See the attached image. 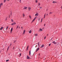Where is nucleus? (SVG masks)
<instances>
[{
    "label": "nucleus",
    "mask_w": 62,
    "mask_h": 62,
    "mask_svg": "<svg viewBox=\"0 0 62 62\" xmlns=\"http://www.w3.org/2000/svg\"><path fill=\"white\" fill-rule=\"evenodd\" d=\"M36 18L37 17H35V18L33 20V21H32V23H33L34 21L35 20H36Z\"/></svg>",
    "instance_id": "obj_1"
},
{
    "label": "nucleus",
    "mask_w": 62,
    "mask_h": 62,
    "mask_svg": "<svg viewBox=\"0 0 62 62\" xmlns=\"http://www.w3.org/2000/svg\"><path fill=\"white\" fill-rule=\"evenodd\" d=\"M37 44H38L39 47H40V46H39V42H38V43H37Z\"/></svg>",
    "instance_id": "obj_2"
},
{
    "label": "nucleus",
    "mask_w": 62,
    "mask_h": 62,
    "mask_svg": "<svg viewBox=\"0 0 62 62\" xmlns=\"http://www.w3.org/2000/svg\"><path fill=\"white\" fill-rule=\"evenodd\" d=\"M27 8V7H24L23 8V9H26Z\"/></svg>",
    "instance_id": "obj_3"
},
{
    "label": "nucleus",
    "mask_w": 62,
    "mask_h": 62,
    "mask_svg": "<svg viewBox=\"0 0 62 62\" xmlns=\"http://www.w3.org/2000/svg\"><path fill=\"white\" fill-rule=\"evenodd\" d=\"M52 43H54V44H56V43H56V42H55L54 41L52 42Z\"/></svg>",
    "instance_id": "obj_4"
},
{
    "label": "nucleus",
    "mask_w": 62,
    "mask_h": 62,
    "mask_svg": "<svg viewBox=\"0 0 62 62\" xmlns=\"http://www.w3.org/2000/svg\"><path fill=\"white\" fill-rule=\"evenodd\" d=\"M39 48H38L37 49L36 52H37V51H39Z\"/></svg>",
    "instance_id": "obj_5"
},
{
    "label": "nucleus",
    "mask_w": 62,
    "mask_h": 62,
    "mask_svg": "<svg viewBox=\"0 0 62 62\" xmlns=\"http://www.w3.org/2000/svg\"><path fill=\"white\" fill-rule=\"evenodd\" d=\"M44 46V45H42L41 46V48H43V47Z\"/></svg>",
    "instance_id": "obj_6"
},
{
    "label": "nucleus",
    "mask_w": 62,
    "mask_h": 62,
    "mask_svg": "<svg viewBox=\"0 0 62 62\" xmlns=\"http://www.w3.org/2000/svg\"><path fill=\"white\" fill-rule=\"evenodd\" d=\"M12 30H13V28H12L11 29V33H12Z\"/></svg>",
    "instance_id": "obj_7"
},
{
    "label": "nucleus",
    "mask_w": 62,
    "mask_h": 62,
    "mask_svg": "<svg viewBox=\"0 0 62 62\" xmlns=\"http://www.w3.org/2000/svg\"><path fill=\"white\" fill-rule=\"evenodd\" d=\"M31 8L29 7V8H28V9H29V11H30V9H31Z\"/></svg>",
    "instance_id": "obj_8"
},
{
    "label": "nucleus",
    "mask_w": 62,
    "mask_h": 62,
    "mask_svg": "<svg viewBox=\"0 0 62 62\" xmlns=\"http://www.w3.org/2000/svg\"><path fill=\"white\" fill-rule=\"evenodd\" d=\"M8 26H7V27H6V30H7V29H8Z\"/></svg>",
    "instance_id": "obj_9"
},
{
    "label": "nucleus",
    "mask_w": 62,
    "mask_h": 62,
    "mask_svg": "<svg viewBox=\"0 0 62 62\" xmlns=\"http://www.w3.org/2000/svg\"><path fill=\"white\" fill-rule=\"evenodd\" d=\"M27 59H29L30 58H29V56H27Z\"/></svg>",
    "instance_id": "obj_10"
},
{
    "label": "nucleus",
    "mask_w": 62,
    "mask_h": 62,
    "mask_svg": "<svg viewBox=\"0 0 62 62\" xmlns=\"http://www.w3.org/2000/svg\"><path fill=\"white\" fill-rule=\"evenodd\" d=\"M3 29V27H1L0 28V30H2V29Z\"/></svg>",
    "instance_id": "obj_11"
},
{
    "label": "nucleus",
    "mask_w": 62,
    "mask_h": 62,
    "mask_svg": "<svg viewBox=\"0 0 62 62\" xmlns=\"http://www.w3.org/2000/svg\"><path fill=\"white\" fill-rule=\"evenodd\" d=\"M3 5V4L2 3H1L0 4V8H1V6H2Z\"/></svg>",
    "instance_id": "obj_12"
},
{
    "label": "nucleus",
    "mask_w": 62,
    "mask_h": 62,
    "mask_svg": "<svg viewBox=\"0 0 62 62\" xmlns=\"http://www.w3.org/2000/svg\"><path fill=\"white\" fill-rule=\"evenodd\" d=\"M35 16H38V13L36 14L35 15Z\"/></svg>",
    "instance_id": "obj_13"
},
{
    "label": "nucleus",
    "mask_w": 62,
    "mask_h": 62,
    "mask_svg": "<svg viewBox=\"0 0 62 62\" xmlns=\"http://www.w3.org/2000/svg\"><path fill=\"white\" fill-rule=\"evenodd\" d=\"M53 3L54 4V3H56V1H53Z\"/></svg>",
    "instance_id": "obj_14"
},
{
    "label": "nucleus",
    "mask_w": 62,
    "mask_h": 62,
    "mask_svg": "<svg viewBox=\"0 0 62 62\" xmlns=\"http://www.w3.org/2000/svg\"><path fill=\"white\" fill-rule=\"evenodd\" d=\"M25 30H24V31H23V34H24V33H25Z\"/></svg>",
    "instance_id": "obj_15"
},
{
    "label": "nucleus",
    "mask_w": 62,
    "mask_h": 62,
    "mask_svg": "<svg viewBox=\"0 0 62 62\" xmlns=\"http://www.w3.org/2000/svg\"><path fill=\"white\" fill-rule=\"evenodd\" d=\"M35 36L36 37V36H38V34H35Z\"/></svg>",
    "instance_id": "obj_16"
},
{
    "label": "nucleus",
    "mask_w": 62,
    "mask_h": 62,
    "mask_svg": "<svg viewBox=\"0 0 62 62\" xmlns=\"http://www.w3.org/2000/svg\"><path fill=\"white\" fill-rule=\"evenodd\" d=\"M39 30H40V31H43V30H42V29H40Z\"/></svg>",
    "instance_id": "obj_17"
},
{
    "label": "nucleus",
    "mask_w": 62,
    "mask_h": 62,
    "mask_svg": "<svg viewBox=\"0 0 62 62\" xmlns=\"http://www.w3.org/2000/svg\"><path fill=\"white\" fill-rule=\"evenodd\" d=\"M29 33H31V30H30V31H29Z\"/></svg>",
    "instance_id": "obj_18"
},
{
    "label": "nucleus",
    "mask_w": 62,
    "mask_h": 62,
    "mask_svg": "<svg viewBox=\"0 0 62 62\" xmlns=\"http://www.w3.org/2000/svg\"><path fill=\"white\" fill-rule=\"evenodd\" d=\"M29 54H30L29 55H30V54H31V50H30V51Z\"/></svg>",
    "instance_id": "obj_19"
},
{
    "label": "nucleus",
    "mask_w": 62,
    "mask_h": 62,
    "mask_svg": "<svg viewBox=\"0 0 62 62\" xmlns=\"http://www.w3.org/2000/svg\"><path fill=\"white\" fill-rule=\"evenodd\" d=\"M28 46L27 47L26 51H27L28 50Z\"/></svg>",
    "instance_id": "obj_20"
},
{
    "label": "nucleus",
    "mask_w": 62,
    "mask_h": 62,
    "mask_svg": "<svg viewBox=\"0 0 62 62\" xmlns=\"http://www.w3.org/2000/svg\"><path fill=\"white\" fill-rule=\"evenodd\" d=\"M13 23V24H16V23L15 22H14Z\"/></svg>",
    "instance_id": "obj_21"
},
{
    "label": "nucleus",
    "mask_w": 62,
    "mask_h": 62,
    "mask_svg": "<svg viewBox=\"0 0 62 62\" xmlns=\"http://www.w3.org/2000/svg\"><path fill=\"white\" fill-rule=\"evenodd\" d=\"M35 2L36 3H38V0H36Z\"/></svg>",
    "instance_id": "obj_22"
},
{
    "label": "nucleus",
    "mask_w": 62,
    "mask_h": 62,
    "mask_svg": "<svg viewBox=\"0 0 62 62\" xmlns=\"http://www.w3.org/2000/svg\"><path fill=\"white\" fill-rule=\"evenodd\" d=\"M29 17L30 18V19H31V16H29Z\"/></svg>",
    "instance_id": "obj_23"
},
{
    "label": "nucleus",
    "mask_w": 62,
    "mask_h": 62,
    "mask_svg": "<svg viewBox=\"0 0 62 62\" xmlns=\"http://www.w3.org/2000/svg\"><path fill=\"white\" fill-rule=\"evenodd\" d=\"M40 3H38V6H40Z\"/></svg>",
    "instance_id": "obj_24"
},
{
    "label": "nucleus",
    "mask_w": 62,
    "mask_h": 62,
    "mask_svg": "<svg viewBox=\"0 0 62 62\" xmlns=\"http://www.w3.org/2000/svg\"><path fill=\"white\" fill-rule=\"evenodd\" d=\"M23 17H24V16H25V15L24 14H23Z\"/></svg>",
    "instance_id": "obj_25"
},
{
    "label": "nucleus",
    "mask_w": 62,
    "mask_h": 62,
    "mask_svg": "<svg viewBox=\"0 0 62 62\" xmlns=\"http://www.w3.org/2000/svg\"><path fill=\"white\" fill-rule=\"evenodd\" d=\"M8 61H9V60H6V62H8Z\"/></svg>",
    "instance_id": "obj_26"
},
{
    "label": "nucleus",
    "mask_w": 62,
    "mask_h": 62,
    "mask_svg": "<svg viewBox=\"0 0 62 62\" xmlns=\"http://www.w3.org/2000/svg\"><path fill=\"white\" fill-rule=\"evenodd\" d=\"M53 13L52 12H50L49 13V14H52Z\"/></svg>",
    "instance_id": "obj_27"
},
{
    "label": "nucleus",
    "mask_w": 62,
    "mask_h": 62,
    "mask_svg": "<svg viewBox=\"0 0 62 62\" xmlns=\"http://www.w3.org/2000/svg\"><path fill=\"white\" fill-rule=\"evenodd\" d=\"M46 16V13H45L44 15V17H45Z\"/></svg>",
    "instance_id": "obj_28"
},
{
    "label": "nucleus",
    "mask_w": 62,
    "mask_h": 62,
    "mask_svg": "<svg viewBox=\"0 0 62 62\" xmlns=\"http://www.w3.org/2000/svg\"><path fill=\"white\" fill-rule=\"evenodd\" d=\"M19 26H18L17 27H16V29H18V27Z\"/></svg>",
    "instance_id": "obj_29"
},
{
    "label": "nucleus",
    "mask_w": 62,
    "mask_h": 62,
    "mask_svg": "<svg viewBox=\"0 0 62 62\" xmlns=\"http://www.w3.org/2000/svg\"><path fill=\"white\" fill-rule=\"evenodd\" d=\"M21 54L20 53V54L19 56H21Z\"/></svg>",
    "instance_id": "obj_30"
},
{
    "label": "nucleus",
    "mask_w": 62,
    "mask_h": 62,
    "mask_svg": "<svg viewBox=\"0 0 62 62\" xmlns=\"http://www.w3.org/2000/svg\"><path fill=\"white\" fill-rule=\"evenodd\" d=\"M6 1V0H4V2L5 3Z\"/></svg>",
    "instance_id": "obj_31"
},
{
    "label": "nucleus",
    "mask_w": 62,
    "mask_h": 62,
    "mask_svg": "<svg viewBox=\"0 0 62 62\" xmlns=\"http://www.w3.org/2000/svg\"><path fill=\"white\" fill-rule=\"evenodd\" d=\"M42 19H43V18H42L41 20V22H42Z\"/></svg>",
    "instance_id": "obj_32"
},
{
    "label": "nucleus",
    "mask_w": 62,
    "mask_h": 62,
    "mask_svg": "<svg viewBox=\"0 0 62 62\" xmlns=\"http://www.w3.org/2000/svg\"><path fill=\"white\" fill-rule=\"evenodd\" d=\"M9 48V46H8V49H7V51H8V50Z\"/></svg>",
    "instance_id": "obj_33"
},
{
    "label": "nucleus",
    "mask_w": 62,
    "mask_h": 62,
    "mask_svg": "<svg viewBox=\"0 0 62 62\" xmlns=\"http://www.w3.org/2000/svg\"><path fill=\"white\" fill-rule=\"evenodd\" d=\"M11 21L13 22V20H12V19H11Z\"/></svg>",
    "instance_id": "obj_34"
},
{
    "label": "nucleus",
    "mask_w": 62,
    "mask_h": 62,
    "mask_svg": "<svg viewBox=\"0 0 62 62\" xmlns=\"http://www.w3.org/2000/svg\"><path fill=\"white\" fill-rule=\"evenodd\" d=\"M46 39V36H45V38H44V39Z\"/></svg>",
    "instance_id": "obj_35"
},
{
    "label": "nucleus",
    "mask_w": 62,
    "mask_h": 62,
    "mask_svg": "<svg viewBox=\"0 0 62 62\" xmlns=\"http://www.w3.org/2000/svg\"><path fill=\"white\" fill-rule=\"evenodd\" d=\"M50 45H51V44H49V46H50Z\"/></svg>",
    "instance_id": "obj_36"
},
{
    "label": "nucleus",
    "mask_w": 62,
    "mask_h": 62,
    "mask_svg": "<svg viewBox=\"0 0 62 62\" xmlns=\"http://www.w3.org/2000/svg\"><path fill=\"white\" fill-rule=\"evenodd\" d=\"M36 46H35L36 48L37 47H38V46L37 45H36Z\"/></svg>",
    "instance_id": "obj_37"
},
{
    "label": "nucleus",
    "mask_w": 62,
    "mask_h": 62,
    "mask_svg": "<svg viewBox=\"0 0 62 62\" xmlns=\"http://www.w3.org/2000/svg\"><path fill=\"white\" fill-rule=\"evenodd\" d=\"M12 44H11L10 45V46H11V45H12Z\"/></svg>",
    "instance_id": "obj_38"
},
{
    "label": "nucleus",
    "mask_w": 62,
    "mask_h": 62,
    "mask_svg": "<svg viewBox=\"0 0 62 62\" xmlns=\"http://www.w3.org/2000/svg\"><path fill=\"white\" fill-rule=\"evenodd\" d=\"M13 23L12 24H11L12 25H13Z\"/></svg>",
    "instance_id": "obj_39"
},
{
    "label": "nucleus",
    "mask_w": 62,
    "mask_h": 62,
    "mask_svg": "<svg viewBox=\"0 0 62 62\" xmlns=\"http://www.w3.org/2000/svg\"><path fill=\"white\" fill-rule=\"evenodd\" d=\"M16 41H15L14 42V43H15V42H16Z\"/></svg>",
    "instance_id": "obj_40"
},
{
    "label": "nucleus",
    "mask_w": 62,
    "mask_h": 62,
    "mask_svg": "<svg viewBox=\"0 0 62 62\" xmlns=\"http://www.w3.org/2000/svg\"><path fill=\"white\" fill-rule=\"evenodd\" d=\"M21 0H20V3H21Z\"/></svg>",
    "instance_id": "obj_41"
},
{
    "label": "nucleus",
    "mask_w": 62,
    "mask_h": 62,
    "mask_svg": "<svg viewBox=\"0 0 62 62\" xmlns=\"http://www.w3.org/2000/svg\"><path fill=\"white\" fill-rule=\"evenodd\" d=\"M40 8H42V7H40Z\"/></svg>",
    "instance_id": "obj_42"
},
{
    "label": "nucleus",
    "mask_w": 62,
    "mask_h": 62,
    "mask_svg": "<svg viewBox=\"0 0 62 62\" xmlns=\"http://www.w3.org/2000/svg\"><path fill=\"white\" fill-rule=\"evenodd\" d=\"M48 15V14H46V15L47 16Z\"/></svg>",
    "instance_id": "obj_43"
},
{
    "label": "nucleus",
    "mask_w": 62,
    "mask_h": 62,
    "mask_svg": "<svg viewBox=\"0 0 62 62\" xmlns=\"http://www.w3.org/2000/svg\"><path fill=\"white\" fill-rule=\"evenodd\" d=\"M21 28H22V29H23V27H21Z\"/></svg>",
    "instance_id": "obj_44"
},
{
    "label": "nucleus",
    "mask_w": 62,
    "mask_h": 62,
    "mask_svg": "<svg viewBox=\"0 0 62 62\" xmlns=\"http://www.w3.org/2000/svg\"><path fill=\"white\" fill-rule=\"evenodd\" d=\"M45 26V24L44 25V26Z\"/></svg>",
    "instance_id": "obj_45"
},
{
    "label": "nucleus",
    "mask_w": 62,
    "mask_h": 62,
    "mask_svg": "<svg viewBox=\"0 0 62 62\" xmlns=\"http://www.w3.org/2000/svg\"><path fill=\"white\" fill-rule=\"evenodd\" d=\"M39 20H40V19H39Z\"/></svg>",
    "instance_id": "obj_46"
},
{
    "label": "nucleus",
    "mask_w": 62,
    "mask_h": 62,
    "mask_svg": "<svg viewBox=\"0 0 62 62\" xmlns=\"http://www.w3.org/2000/svg\"><path fill=\"white\" fill-rule=\"evenodd\" d=\"M45 17L44 16V18H45Z\"/></svg>",
    "instance_id": "obj_47"
},
{
    "label": "nucleus",
    "mask_w": 62,
    "mask_h": 62,
    "mask_svg": "<svg viewBox=\"0 0 62 62\" xmlns=\"http://www.w3.org/2000/svg\"><path fill=\"white\" fill-rule=\"evenodd\" d=\"M40 55V54H39V55Z\"/></svg>",
    "instance_id": "obj_48"
},
{
    "label": "nucleus",
    "mask_w": 62,
    "mask_h": 62,
    "mask_svg": "<svg viewBox=\"0 0 62 62\" xmlns=\"http://www.w3.org/2000/svg\"><path fill=\"white\" fill-rule=\"evenodd\" d=\"M13 49H14V47H13Z\"/></svg>",
    "instance_id": "obj_49"
},
{
    "label": "nucleus",
    "mask_w": 62,
    "mask_h": 62,
    "mask_svg": "<svg viewBox=\"0 0 62 62\" xmlns=\"http://www.w3.org/2000/svg\"><path fill=\"white\" fill-rule=\"evenodd\" d=\"M47 36H48V34H47Z\"/></svg>",
    "instance_id": "obj_50"
},
{
    "label": "nucleus",
    "mask_w": 62,
    "mask_h": 62,
    "mask_svg": "<svg viewBox=\"0 0 62 62\" xmlns=\"http://www.w3.org/2000/svg\"><path fill=\"white\" fill-rule=\"evenodd\" d=\"M20 28V27H19V28Z\"/></svg>",
    "instance_id": "obj_51"
},
{
    "label": "nucleus",
    "mask_w": 62,
    "mask_h": 62,
    "mask_svg": "<svg viewBox=\"0 0 62 62\" xmlns=\"http://www.w3.org/2000/svg\"><path fill=\"white\" fill-rule=\"evenodd\" d=\"M46 10H48V9H46Z\"/></svg>",
    "instance_id": "obj_52"
},
{
    "label": "nucleus",
    "mask_w": 62,
    "mask_h": 62,
    "mask_svg": "<svg viewBox=\"0 0 62 62\" xmlns=\"http://www.w3.org/2000/svg\"><path fill=\"white\" fill-rule=\"evenodd\" d=\"M7 1H9V0H7Z\"/></svg>",
    "instance_id": "obj_53"
},
{
    "label": "nucleus",
    "mask_w": 62,
    "mask_h": 62,
    "mask_svg": "<svg viewBox=\"0 0 62 62\" xmlns=\"http://www.w3.org/2000/svg\"><path fill=\"white\" fill-rule=\"evenodd\" d=\"M47 0V1H48V0Z\"/></svg>",
    "instance_id": "obj_54"
}]
</instances>
